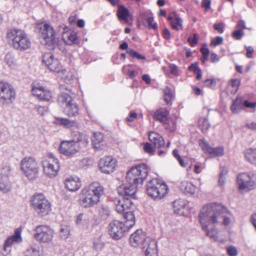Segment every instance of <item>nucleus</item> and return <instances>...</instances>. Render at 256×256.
<instances>
[{"instance_id": "1", "label": "nucleus", "mask_w": 256, "mask_h": 256, "mask_svg": "<svg viewBox=\"0 0 256 256\" xmlns=\"http://www.w3.org/2000/svg\"><path fill=\"white\" fill-rule=\"evenodd\" d=\"M232 214L226 208L218 204H210L203 207L198 218L202 230L214 240L220 241L215 225L222 224L228 226L231 222Z\"/></svg>"}, {"instance_id": "2", "label": "nucleus", "mask_w": 256, "mask_h": 256, "mask_svg": "<svg viewBox=\"0 0 256 256\" xmlns=\"http://www.w3.org/2000/svg\"><path fill=\"white\" fill-rule=\"evenodd\" d=\"M104 194L103 186L98 182H93L82 190L80 204L84 208L93 207L100 202Z\"/></svg>"}, {"instance_id": "3", "label": "nucleus", "mask_w": 256, "mask_h": 256, "mask_svg": "<svg viewBox=\"0 0 256 256\" xmlns=\"http://www.w3.org/2000/svg\"><path fill=\"white\" fill-rule=\"evenodd\" d=\"M88 143V138L86 135L78 132L74 134L72 140L62 141L58 150L64 156L71 157L80 150L86 148Z\"/></svg>"}, {"instance_id": "4", "label": "nucleus", "mask_w": 256, "mask_h": 256, "mask_svg": "<svg viewBox=\"0 0 256 256\" xmlns=\"http://www.w3.org/2000/svg\"><path fill=\"white\" fill-rule=\"evenodd\" d=\"M6 37L12 46L18 50L24 51L30 47V40L26 32L21 30H8Z\"/></svg>"}, {"instance_id": "5", "label": "nucleus", "mask_w": 256, "mask_h": 256, "mask_svg": "<svg viewBox=\"0 0 256 256\" xmlns=\"http://www.w3.org/2000/svg\"><path fill=\"white\" fill-rule=\"evenodd\" d=\"M30 202L32 209L40 216H46L51 211V204L42 193L32 196Z\"/></svg>"}, {"instance_id": "6", "label": "nucleus", "mask_w": 256, "mask_h": 256, "mask_svg": "<svg viewBox=\"0 0 256 256\" xmlns=\"http://www.w3.org/2000/svg\"><path fill=\"white\" fill-rule=\"evenodd\" d=\"M148 168L145 164H141L132 167L128 172L126 176V182L138 187L142 184L144 180L146 178Z\"/></svg>"}, {"instance_id": "7", "label": "nucleus", "mask_w": 256, "mask_h": 256, "mask_svg": "<svg viewBox=\"0 0 256 256\" xmlns=\"http://www.w3.org/2000/svg\"><path fill=\"white\" fill-rule=\"evenodd\" d=\"M44 175L48 178H54L58 174L60 162L58 159L52 154L44 156L41 162Z\"/></svg>"}, {"instance_id": "8", "label": "nucleus", "mask_w": 256, "mask_h": 256, "mask_svg": "<svg viewBox=\"0 0 256 256\" xmlns=\"http://www.w3.org/2000/svg\"><path fill=\"white\" fill-rule=\"evenodd\" d=\"M20 168L23 174L30 180L38 176L39 166L38 162L32 156H26L20 162Z\"/></svg>"}, {"instance_id": "9", "label": "nucleus", "mask_w": 256, "mask_h": 256, "mask_svg": "<svg viewBox=\"0 0 256 256\" xmlns=\"http://www.w3.org/2000/svg\"><path fill=\"white\" fill-rule=\"evenodd\" d=\"M36 29L40 33L41 42L51 46L55 42L56 32L52 25L48 22H43L36 24Z\"/></svg>"}, {"instance_id": "10", "label": "nucleus", "mask_w": 256, "mask_h": 256, "mask_svg": "<svg viewBox=\"0 0 256 256\" xmlns=\"http://www.w3.org/2000/svg\"><path fill=\"white\" fill-rule=\"evenodd\" d=\"M168 192V187L165 183L158 179H152L146 184L148 195L154 200H160Z\"/></svg>"}, {"instance_id": "11", "label": "nucleus", "mask_w": 256, "mask_h": 256, "mask_svg": "<svg viewBox=\"0 0 256 256\" xmlns=\"http://www.w3.org/2000/svg\"><path fill=\"white\" fill-rule=\"evenodd\" d=\"M16 92L14 87L6 82H0V104L8 106L16 100Z\"/></svg>"}, {"instance_id": "12", "label": "nucleus", "mask_w": 256, "mask_h": 256, "mask_svg": "<svg viewBox=\"0 0 256 256\" xmlns=\"http://www.w3.org/2000/svg\"><path fill=\"white\" fill-rule=\"evenodd\" d=\"M54 230L46 226H38L34 230V238L38 242L50 244L54 238Z\"/></svg>"}, {"instance_id": "13", "label": "nucleus", "mask_w": 256, "mask_h": 256, "mask_svg": "<svg viewBox=\"0 0 256 256\" xmlns=\"http://www.w3.org/2000/svg\"><path fill=\"white\" fill-rule=\"evenodd\" d=\"M128 229L122 222L118 220L110 222L108 227L109 235L112 238L116 240L122 238L124 232Z\"/></svg>"}, {"instance_id": "14", "label": "nucleus", "mask_w": 256, "mask_h": 256, "mask_svg": "<svg viewBox=\"0 0 256 256\" xmlns=\"http://www.w3.org/2000/svg\"><path fill=\"white\" fill-rule=\"evenodd\" d=\"M117 165V160L112 156H107L101 158L98 163L100 170L102 172L106 174L114 172Z\"/></svg>"}, {"instance_id": "15", "label": "nucleus", "mask_w": 256, "mask_h": 256, "mask_svg": "<svg viewBox=\"0 0 256 256\" xmlns=\"http://www.w3.org/2000/svg\"><path fill=\"white\" fill-rule=\"evenodd\" d=\"M238 184L240 190H249L256 184V178L254 175L248 173L240 174L238 176Z\"/></svg>"}, {"instance_id": "16", "label": "nucleus", "mask_w": 256, "mask_h": 256, "mask_svg": "<svg viewBox=\"0 0 256 256\" xmlns=\"http://www.w3.org/2000/svg\"><path fill=\"white\" fill-rule=\"evenodd\" d=\"M22 231L20 228L14 230V234L6 238L3 246L4 255H6L11 252L12 246L15 244H20L22 242V238L21 236Z\"/></svg>"}, {"instance_id": "17", "label": "nucleus", "mask_w": 256, "mask_h": 256, "mask_svg": "<svg viewBox=\"0 0 256 256\" xmlns=\"http://www.w3.org/2000/svg\"><path fill=\"white\" fill-rule=\"evenodd\" d=\"M199 146L202 150L206 154L209 155L210 158L221 156L224 154V148L223 146L212 148L204 139H201L199 140Z\"/></svg>"}, {"instance_id": "18", "label": "nucleus", "mask_w": 256, "mask_h": 256, "mask_svg": "<svg viewBox=\"0 0 256 256\" xmlns=\"http://www.w3.org/2000/svg\"><path fill=\"white\" fill-rule=\"evenodd\" d=\"M42 62L52 72L56 73L60 72L62 66L60 60L54 57L51 53H46L43 56Z\"/></svg>"}, {"instance_id": "19", "label": "nucleus", "mask_w": 256, "mask_h": 256, "mask_svg": "<svg viewBox=\"0 0 256 256\" xmlns=\"http://www.w3.org/2000/svg\"><path fill=\"white\" fill-rule=\"evenodd\" d=\"M32 92L33 95L40 100L48 101L52 98L51 92L40 83L34 82L32 84Z\"/></svg>"}, {"instance_id": "20", "label": "nucleus", "mask_w": 256, "mask_h": 256, "mask_svg": "<svg viewBox=\"0 0 256 256\" xmlns=\"http://www.w3.org/2000/svg\"><path fill=\"white\" fill-rule=\"evenodd\" d=\"M118 192L122 198L132 200L136 198L137 187L135 185L125 184L118 188Z\"/></svg>"}, {"instance_id": "21", "label": "nucleus", "mask_w": 256, "mask_h": 256, "mask_svg": "<svg viewBox=\"0 0 256 256\" xmlns=\"http://www.w3.org/2000/svg\"><path fill=\"white\" fill-rule=\"evenodd\" d=\"M10 171V168L6 166L0 173V190L4 193L10 192L12 188V183L8 176Z\"/></svg>"}, {"instance_id": "22", "label": "nucleus", "mask_w": 256, "mask_h": 256, "mask_svg": "<svg viewBox=\"0 0 256 256\" xmlns=\"http://www.w3.org/2000/svg\"><path fill=\"white\" fill-rule=\"evenodd\" d=\"M141 248L145 256H158L156 242L150 238L146 240Z\"/></svg>"}, {"instance_id": "23", "label": "nucleus", "mask_w": 256, "mask_h": 256, "mask_svg": "<svg viewBox=\"0 0 256 256\" xmlns=\"http://www.w3.org/2000/svg\"><path fill=\"white\" fill-rule=\"evenodd\" d=\"M168 112L166 109L160 108L155 112L154 116L156 120L164 124H171L172 126L170 128L167 126V128L170 130H173L176 128V122L174 120H170L168 119Z\"/></svg>"}, {"instance_id": "24", "label": "nucleus", "mask_w": 256, "mask_h": 256, "mask_svg": "<svg viewBox=\"0 0 256 256\" xmlns=\"http://www.w3.org/2000/svg\"><path fill=\"white\" fill-rule=\"evenodd\" d=\"M148 237L146 236V234L142 230H138L131 234L130 237V244L131 246L137 248L142 246V243L146 241Z\"/></svg>"}, {"instance_id": "25", "label": "nucleus", "mask_w": 256, "mask_h": 256, "mask_svg": "<svg viewBox=\"0 0 256 256\" xmlns=\"http://www.w3.org/2000/svg\"><path fill=\"white\" fill-rule=\"evenodd\" d=\"M60 89L62 91L59 94L58 101L62 106L65 107L74 102L70 95L71 91L70 90L67 89L64 86H61Z\"/></svg>"}, {"instance_id": "26", "label": "nucleus", "mask_w": 256, "mask_h": 256, "mask_svg": "<svg viewBox=\"0 0 256 256\" xmlns=\"http://www.w3.org/2000/svg\"><path fill=\"white\" fill-rule=\"evenodd\" d=\"M115 204L116 211L121 214L132 208H135L133 202L130 200L116 199L115 200Z\"/></svg>"}, {"instance_id": "27", "label": "nucleus", "mask_w": 256, "mask_h": 256, "mask_svg": "<svg viewBox=\"0 0 256 256\" xmlns=\"http://www.w3.org/2000/svg\"><path fill=\"white\" fill-rule=\"evenodd\" d=\"M64 184L68 190L74 192L78 190L81 186V182L78 176H72L65 180Z\"/></svg>"}, {"instance_id": "28", "label": "nucleus", "mask_w": 256, "mask_h": 256, "mask_svg": "<svg viewBox=\"0 0 256 256\" xmlns=\"http://www.w3.org/2000/svg\"><path fill=\"white\" fill-rule=\"evenodd\" d=\"M92 144L93 148L96 150L104 149L106 142L103 134L100 132H94L92 137Z\"/></svg>"}, {"instance_id": "29", "label": "nucleus", "mask_w": 256, "mask_h": 256, "mask_svg": "<svg viewBox=\"0 0 256 256\" xmlns=\"http://www.w3.org/2000/svg\"><path fill=\"white\" fill-rule=\"evenodd\" d=\"M180 188L185 194L192 196H197L199 192V189L198 188L191 182L188 181L182 182Z\"/></svg>"}, {"instance_id": "30", "label": "nucleus", "mask_w": 256, "mask_h": 256, "mask_svg": "<svg viewBox=\"0 0 256 256\" xmlns=\"http://www.w3.org/2000/svg\"><path fill=\"white\" fill-rule=\"evenodd\" d=\"M55 125L62 126L66 128H71L76 126V122L66 118L55 116L52 122Z\"/></svg>"}, {"instance_id": "31", "label": "nucleus", "mask_w": 256, "mask_h": 256, "mask_svg": "<svg viewBox=\"0 0 256 256\" xmlns=\"http://www.w3.org/2000/svg\"><path fill=\"white\" fill-rule=\"evenodd\" d=\"M135 208H132L128 211L122 213L123 217L126 220V224H124L128 228H132L135 224Z\"/></svg>"}, {"instance_id": "32", "label": "nucleus", "mask_w": 256, "mask_h": 256, "mask_svg": "<svg viewBox=\"0 0 256 256\" xmlns=\"http://www.w3.org/2000/svg\"><path fill=\"white\" fill-rule=\"evenodd\" d=\"M168 19L172 28L177 30L182 29V20L175 13L170 14Z\"/></svg>"}, {"instance_id": "33", "label": "nucleus", "mask_w": 256, "mask_h": 256, "mask_svg": "<svg viewBox=\"0 0 256 256\" xmlns=\"http://www.w3.org/2000/svg\"><path fill=\"white\" fill-rule=\"evenodd\" d=\"M148 138L156 148H160L164 146V142L162 137L156 132H150L148 134Z\"/></svg>"}, {"instance_id": "34", "label": "nucleus", "mask_w": 256, "mask_h": 256, "mask_svg": "<svg viewBox=\"0 0 256 256\" xmlns=\"http://www.w3.org/2000/svg\"><path fill=\"white\" fill-rule=\"evenodd\" d=\"M117 15L120 20H122L126 23H129L130 20H132V16L128 10L123 6H118Z\"/></svg>"}, {"instance_id": "35", "label": "nucleus", "mask_w": 256, "mask_h": 256, "mask_svg": "<svg viewBox=\"0 0 256 256\" xmlns=\"http://www.w3.org/2000/svg\"><path fill=\"white\" fill-rule=\"evenodd\" d=\"M62 38L68 44H76L78 42L76 33L74 31H66L63 32Z\"/></svg>"}, {"instance_id": "36", "label": "nucleus", "mask_w": 256, "mask_h": 256, "mask_svg": "<svg viewBox=\"0 0 256 256\" xmlns=\"http://www.w3.org/2000/svg\"><path fill=\"white\" fill-rule=\"evenodd\" d=\"M78 105L75 102H74L72 104H70L64 107V112L68 116L74 117L78 115Z\"/></svg>"}, {"instance_id": "37", "label": "nucleus", "mask_w": 256, "mask_h": 256, "mask_svg": "<svg viewBox=\"0 0 256 256\" xmlns=\"http://www.w3.org/2000/svg\"><path fill=\"white\" fill-rule=\"evenodd\" d=\"M57 74H58V76L60 77L66 83H70L74 78V72L70 69L66 70L62 68L60 72Z\"/></svg>"}, {"instance_id": "38", "label": "nucleus", "mask_w": 256, "mask_h": 256, "mask_svg": "<svg viewBox=\"0 0 256 256\" xmlns=\"http://www.w3.org/2000/svg\"><path fill=\"white\" fill-rule=\"evenodd\" d=\"M174 212L179 215L184 214L186 202L182 199H178L173 202Z\"/></svg>"}, {"instance_id": "39", "label": "nucleus", "mask_w": 256, "mask_h": 256, "mask_svg": "<svg viewBox=\"0 0 256 256\" xmlns=\"http://www.w3.org/2000/svg\"><path fill=\"white\" fill-rule=\"evenodd\" d=\"M246 158L251 164L256 165V148L247 149L244 153Z\"/></svg>"}, {"instance_id": "40", "label": "nucleus", "mask_w": 256, "mask_h": 256, "mask_svg": "<svg viewBox=\"0 0 256 256\" xmlns=\"http://www.w3.org/2000/svg\"><path fill=\"white\" fill-rule=\"evenodd\" d=\"M40 247L37 246H30L24 252V256H41Z\"/></svg>"}, {"instance_id": "41", "label": "nucleus", "mask_w": 256, "mask_h": 256, "mask_svg": "<svg viewBox=\"0 0 256 256\" xmlns=\"http://www.w3.org/2000/svg\"><path fill=\"white\" fill-rule=\"evenodd\" d=\"M242 99L240 97H238L233 101L232 104L230 107V110L233 113H238L242 107Z\"/></svg>"}, {"instance_id": "42", "label": "nucleus", "mask_w": 256, "mask_h": 256, "mask_svg": "<svg viewBox=\"0 0 256 256\" xmlns=\"http://www.w3.org/2000/svg\"><path fill=\"white\" fill-rule=\"evenodd\" d=\"M240 84V80L238 78L231 79L228 82V87H231L230 92L235 94L238 90Z\"/></svg>"}, {"instance_id": "43", "label": "nucleus", "mask_w": 256, "mask_h": 256, "mask_svg": "<svg viewBox=\"0 0 256 256\" xmlns=\"http://www.w3.org/2000/svg\"><path fill=\"white\" fill-rule=\"evenodd\" d=\"M4 62L10 68H14L16 66V62L14 56L11 54H7L4 58Z\"/></svg>"}, {"instance_id": "44", "label": "nucleus", "mask_w": 256, "mask_h": 256, "mask_svg": "<svg viewBox=\"0 0 256 256\" xmlns=\"http://www.w3.org/2000/svg\"><path fill=\"white\" fill-rule=\"evenodd\" d=\"M70 228L66 224H62L60 229V236L62 238L66 240L70 236Z\"/></svg>"}, {"instance_id": "45", "label": "nucleus", "mask_w": 256, "mask_h": 256, "mask_svg": "<svg viewBox=\"0 0 256 256\" xmlns=\"http://www.w3.org/2000/svg\"><path fill=\"white\" fill-rule=\"evenodd\" d=\"M173 96L174 94L172 90L168 87H166L164 90V100L166 103L168 104L172 100Z\"/></svg>"}, {"instance_id": "46", "label": "nucleus", "mask_w": 256, "mask_h": 256, "mask_svg": "<svg viewBox=\"0 0 256 256\" xmlns=\"http://www.w3.org/2000/svg\"><path fill=\"white\" fill-rule=\"evenodd\" d=\"M198 126L203 132H206L210 128L208 120L204 118H202L200 120Z\"/></svg>"}, {"instance_id": "47", "label": "nucleus", "mask_w": 256, "mask_h": 256, "mask_svg": "<svg viewBox=\"0 0 256 256\" xmlns=\"http://www.w3.org/2000/svg\"><path fill=\"white\" fill-rule=\"evenodd\" d=\"M127 53L132 58H136L138 60H145L146 57L142 55L137 52L132 50L128 49L127 50Z\"/></svg>"}, {"instance_id": "48", "label": "nucleus", "mask_w": 256, "mask_h": 256, "mask_svg": "<svg viewBox=\"0 0 256 256\" xmlns=\"http://www.w3.org/2000/svg\"><path fill=\"white\" fill-rule=\"evenodd\" d=\"M76 223L78 225H83L87 224V218L86 216H84L83 214H80L78 215L76 220Z\"/></svg>"}, {"instance_id": "49", "label": "nucleus", "mask_w": 256, "mask_h": 256, "mask_svg": "<svg viewBox=\"0 0 256 256\" xmlns=\"http://www.w3.org/2000/svg\"><path fill=\"white\" fill-rule=\"evenodd\" d=\"M104 246V243L102 240L100 238L94 240L93 246L94 249L96 250H101Z\"/></svg>"}, {"instance_id": "50", "label": "nucleus", "mask_w": 256, "mask_h": 256, "mask_svg": "<svg viewBox=\"0 0 256 256\" xmlns=\"http://www.w3.org/2000/svg\"><path fill=\"white\" fill-rule=\"evenodd\" d=\"M144 150V152L150 155H154V150L151 144L148 142L144 144L143 147Z\"/></svg>"}, {"instance_id": "51", "label": "nucleus", "mask_w": 256, "mask_h": 256, "mask_svg": "<svg viewBox=\"0 0 256 256\" xmlns=\"http://www.w3.org/2000/svg\"><path fill=\"white\" fill-rule=\"evenodd\" d=\"M36 108L38 114L42 116L46 115L48 112V108L46 106H38Z\"/></svg>"}, {"instance_id": "52", "label": "nucleus", "mask_w": 256, "mask_h": 256, "mask_svg": "<svg viewBox=\"0 0 256 256\" xmlns=\"http://www.w3.org/2000/svg\"><path fill=\"white\" fill-rule=\"evenodd\" d=\"M168 69L170 74L174 76H178L179 75L178 68L176 65L172 64H169Z\"/></svg>"}, {"instance_id": "53", "label": "nucleus", "mask_w": 256, "mask_h": 256, "mask_svg": "<svg viewBox=\"0 0 256 256\" xmlns=\"http://www.w3.org/2000/svg\"><path fill=\"white\" fill-rule=\"evenodd\" d=\"M146 22L148 24V26L150 28H152L154 30L158 28V25L156 23L154 22V19L152 17H148L146 18Z\"/></svg>"}, {"instance_id": "54", "label": "nucleus", "mask_w": 256, "mask_h": 256, "mask_svg": "<svg viewBox=\"0 0 256 256\" xmlns=\"http://www.w3.org/2000/svg\"><path fill=\"white\" fill-rule=\"evenodd\" d=\"M198 36L196 34H194L193 38H188V41L192 46H194L198 43Z\"/></svg>"}, {"instance_id": "55", "label": "nucleus", "mask_w": 256, "mask_h": 256, "mask_svg": "<svg viewBox=\"0 0 256 256\" xmlns=\"http://www.w3.org/2000/svg\"><path fill=\"white\" fill-rule=\"evenodd\" d=\"M227 252L230 256H236L238 254L236 248L233 246L228 247L227 248Z\"/></svg>"}, {"instance_id": "56", "label": "nucleus", "mask_w": 256, "mask_h": 256, "mask_svg": "<svg viewBox=\"0 0 256 256\" xmlns=\"http://www.w3.org/2000/svg\"><path fill=\"white\" fill-rule=\"evenodd\" d=\"M243 35L244 32L241 29L234 30L232 34L233 37L236 40H240Z\"/></svg>"}, {"instance_id": "57", "label": "nucleus", "mask_w": 256, "mask_h": 256, "mask_svg": "<svg viewBox=\"0 0 256 256\" xmlns=\"http://www.w3.org/2000/svg\"><path fill=\"white\" fill-rule=\"evenodd\" d=\"M204 83L207 86L211 88L215 87L216 84L214 79H207L205 80Z\"/></svg>"}, {"instance_id": "58", "label": "nucleus", "mask_w": 256, "mask_h": 256, "mask_svg": "<svg viewBox=\"0 0 256 256\" xmlns=\"http://www.w3.org/2000/svg\"><path fill=\"white\" fill-rule=\"evenodd\" d=\"M223 41V38L221 36H216L215 38L212 40L211 42V44L214 46H218L222 43Z\"/></svg>"}, {"instance_id": "59", "label": "nucleus", "mask_w": 256, "mask_h": 256, "mask_svg": "<svg viewBox=\"0 0 256 256\" xmlns=\"http://www.w3.org/2000/svg\"><path fill=\"white\" fill-rule=\"evenodd\" d=\"M224 26L223 23L216 24H214V28L216 30H218L219 33L222 34L224 32Z\"/></svg>"}, {"instance_id": "60", "label": "nucleus", "mask_w": 256, "mask_h": 256, "mask_svg": "<svg viewBox=\"0 0 256 256\" xmlns=\"http://www.w3.org/2000/svg\"><path fill=\"white\" fill-rule=\"evenodd\" d=\"M162 36L164 39L170 40L171 38V34L170 30L167 28H164L162 30Z\"/></svg>"}, {"instance_id": "61", "label": "nucleus", "mask_w": 256, "mask_h": 256, "mask_svg": "<svg viewBox=\"0 0 256 256\" xmlns=\"http://www.w3.org/2000/svg\"><path fill=\"white\" fill-rule=\"evenodd\" d=\"M188 70L190 71H192L194 73H196L198 72V70H200L198 66V64L196 63L193 64L188 66Z\"/></svg>"}, {"instance_id": "62", "label": "nucleus", "mask_w": 256, "mask_h": 256, "mask_svg": "<svg viewBox=\"0 0 256 256\" xmlns=\"http://www.w3.org/2000/svg\"><path fill=\"white\" fill-rule=\"evenodd\" d=\"M137 117L136 113L134 112H131L129 114V116L128 118H126V120L128 122H132L134 119H136Z\"/></svg>"}, {"instance_id": "63", "label": "nucleus", "mask_w": 256, "mask_h": 256, "mask_svg": "<svg viewBox=\"0 0 256 256\" xmlns=\"http://www.w3.org/2000/svg\"><path fill=\"white\" fill-rule=\"evenodd\" d=\"M76 19L77 16L76 14H74L70 16L68 18V22L72 26H75Z\"/></svg>"}, {"instance_id": "64", "label": "nucleus", "mask_w": 256, "mask_h": 256, "mask_svg": "<svg viewBox=\"0 0 256 256\" xmlns=\"http://www.w3.org/2000/svg\"><path fill=\"white\" fill-rule=\"evenodd\" d=\"M210 0H203L202 2V6L206 10H208L210 7Z\"/></svg>"}]
</instances>
